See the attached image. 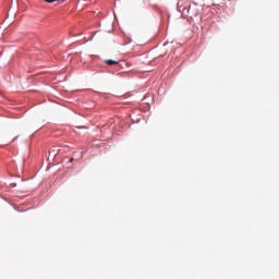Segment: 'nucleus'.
Returning <instances> with one entry per match:
<instances>
[{"label": "nucleus", "mask_w": 279, "mask_h": 279, "mask_svg": "<svg viewBox=\"0 0 279 279\" xmlns=\"http://www.w3.org/2000/svg\"><path fill=\"white\" fill-rule=\"evenodd\" d=\"M105 62H106V64H108L109 66H112V65H114V64H119V61H114V60H111V59L106 60Z\"/></svg>", "instance_id": "nucleus-2"}, {"label": "nucleus", "mask_w": 279, "mask_h": 279, "mask_svg": "<svg viewBox=\"0 0 279 279\" xmlns=\"http://www.w3.org/2000/svg\"><path fill=\"white\" fill-rule=\"evenodd\" d=\"M46 1V3H54V1H58V0H44Z\"/></svg>", "instance_id": "nucleus-4"}, {"label": "nucleus", "mask_w": 279, "mask_h": 279, "mask_svg": "<svg viewBox=\"0 0 279 279\" xmlns=\"http://www.w3.org/2000/svg\"><path fill=\"white\" fill-rule=\"evenodd\" d=\"M57 154H58V149H56V148H53V149H51V150L49 151V156L52 155L53 157H56Z\"/></svg>", "instance_id": "nucleus-3"}, {"label": "nucleus", "mask_w": 279, "mask_h": 279, "mask_svg": "<svg viewBox=\"0 0 279 279\" xmlns=\"http://www.w3.org/2000/svg\"><path fill=\"white\" fill-rule=\"evenodd\" d=\"M181 12L183 16H190V19H193V16L199 15V7L197 4H192L189 8H183Z\"/></svg>", "instance_id": "nucleus-1"}, {"label": "nucleus", "mask_w": 279, "mask_h": 279, "mask_svg": "<svg viewBox=\"0 0 279 279\" xmlns=\"http://www.w3.org/2000/svg\"><path fill=\"white\" fill-rule=\"evenodd\" d=\"M70 162H73V158L70 159Z\"/></svg>", "instance_id": "nucleus-5"}]
</instances>
